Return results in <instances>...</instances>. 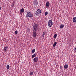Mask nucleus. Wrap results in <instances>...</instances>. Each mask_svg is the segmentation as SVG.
I'll return each mask as SVG.
<instances>
[{"mask_svg": "<svg viewBox=\"0 0 76 76\" xmlns=\"http://www.w3.org/2000/svg\"><path fill=\"white\" fill-rule=\"evenodd\" d=\"M33 31L32 37L33 38H35L37 37V35L36 31H37L39 29V26L38 25L34 23L33 26Z\"/></svg>", "mask_w": 76, "mask_h": 76, "instance_id": "f257e3e1", "label": "nucleus"}, {"mask_svg": "<svg viewBox=\"0 0 76 76\" xmlns=\"http://www.w3.org/2000/svg\"><path fill=\"white\" fill-rule=\"evenodd\" d=\"M34 16V15L32 13L30 12H28L27 13L26 17L28 18H32Z\"/></svg>", "mask_w": 76, "mask_h": 76, "instance_id": "f03ea898", "label": "nucleus"}, {"mask_svg": "<svg viewBox=\"0 0 76 76\" xmlns=\"http://www.w3.org/2000/svg\"><path fill=\"white\" fill-rule=\"evenodd\" d=\"M41 13V11L39 9L37 10V11L35 12V13L37 15H40Z\"/></svg>", "mask_w": 76, "mask_h": 76, "instance_id": "7ed1b4c3", "label": "nucleus"}, {"mask_svg": "<svg viewBox=\"0 0 76 76\" xmlns=\"http://www.w3.org/2000/svg\"><path fill=\"white\" fill-rule=\"evenodd\" d=\"M48 26L51 27L53 26V21L52 20H49L48 22Z\"/></svg>", "mask_w": 76, "mask_h": 76, "instance_id": "20e7f679", "label": "nucleus"}, {"mask_svg": "<svg viewBox=\"0 0 76 76\" xmlns=\"http://www.w3.org/2000/svg\"><path fill=\"white\" fill-rule=\"evenodd\" d=\"M33 4L34 6H37L38 5V1L37 0H34L33 1Z\"/></svg>", "mask_w": 76, "mask_h": 76, "instance_id": "39448f33", "label": "nucleus"}, {"mask_svg": "<svg viewBox=\"0 0 76 76\" xmlns=\"http://www.w3.org/2000/svg\"><path fill=\"white\" fill-rule=\"evenodd\" d=\"M38 58L37 57H35L33 59L34 62H35V63L37 62L38 61Z\"/></svg>", "mask_w": 76, "mask_h": 76, "instance_id": "423d86ee", "label": "nucleus"}, {"mask_svg": "<svg viewBox=\"0 0 76 76\" xmlns=\"http://www.w3.org/2000/svg\"><path fill=\"white\" fill-rule=\"evenodd\" d=\"M25 11V10L23 8L20 9V13L21 15H22V13H23Z\"/></svg>", "mask_w": 76, "mask_h": 76, "instance_id": "0eeeda50", "label": "nucleus"}, {"mask_svg": "<svg viewBox=\"0 0 76 76\" xmlns=\"http://www.w3.org/2000/svg\"><path fill=\"white\" fill-rule=\"evenodd\" d=\"M7 48H8V47H7V46H6L4 47V50L5 52L7 51Z\"/></svg>", "mask_w": 76, "mask_h": 76, "instance_id": "6e6552de", "label": "nucleus"}, {"mask_svg": "<svg viewBox=\"0 0 76 76\" xmlns=\"http://www.w3.org/2000/svg\"><path fill=\"white\" fill-rule=\"evenodd\" d=\"M73 22L74 23H76V17H75L73 19Z\"/></svg>", "mask_w": 76, "mask_h": 76, "instance_id": "1a4fd4ad", "label": "nucleus"}, {"mask_svg": "<svg viewBox=\"0 0 76 76\" xmlns=\"http://www.w3.org/2000/svg\"><path fill=\"white\" fill-rule=\"evenodd\" d=\"M46 6L47 7H49V6H50V2L48 1L46 3Z\"/></svg>", "mask_w": 76, "mask_h": 76, "instance_id": "9d476101", "label": "nucleus"}, {"mask_svg": "<svg viewBox=\"0 0 76 76\" xmlns=\"http://www.w3.org/2000/svg\"><path fill=\"white\" fill-rule=\"evenodd\" d=\"M64 68L66 69H67V68H68V65L67 64L65 65L64 66Z\"/></svg>", "mask_w": 76, "mask_h": 76, "instance_id": "9b49d317", "label": "nucleus"}, {"mask_svg": "<svg viewBox=\"0 0 76 76\" xmlns=\"http://www.w3.org/2000/svg\"><path fill=\"white\" fill-rule=\"evenodd\" d=\"M63 27H64V25L61 24V26H60V29H61V28H63Z\"/></svg>", "mask_w": 76, "mask_h": 76, "instance_id": "f8f14e48", "label": "nucleus"}, {"mask_svg": "<svg viewBox=\"0 0 76 76\" xmlns=\"http://www.w3.org/2000/svg\"><path fill=\"white\" fill-rule=\"evenodd\" d=\"M57 34H55L53 36L54 38H57Z\"/></svg>", "mask_w": 76, "mask_h": 76, "instance_id": "ddd939ff", "label": "nucleus"}, {"mask_svg": "<svg viewBox=\"0 0 76 76\" xmlns=\"http://www.w3.org/2000/svg\"><path fill=\"white\" fill-rule=\"evenodd\" d=\"M56 45H57V43L56 42H55L54 43H53V47H56Z\"/></svg>", "mask_w": 76, "mask_h": 76, "instance_id": "4468645a", "label": "nucleus"}, {"mask_svg": "<svg viewBox=\"0 0 76 76\" xmlns=\"http://www.w3.org/2000/svg\"><path fill=\"white\" fill-rule=\"evenodd\" d=\"M36 54H34V55H32V58H34L35 57H36Z\"/></svg>", "mask_w": 76, "mask_h": 76, "instance_id": "2eb2a0df", "label": "nucleus"}, {"mask_svg": "<svg viewBox=\"0 0 76 76\" xmlns=\"http://www.w3.org/2000/svg\"><path fill=\"white\" fill-rule=\"evenodd\" d=\"M10 67V66H9V65H7V68L8 70Z\"/></svg>", "mask_w": 76, "mask_h": 76, "instance_id": "dca6fc26", "label": "nucleus"}, {"mask_svg": "<svg viewBox=\"0 0 76 76\" xmlns=\"http://www.w3.org/2000/svg\"><path fill=\"white\" fill-rule=\"evenodd\" d=\"M35 49L33 50L31 52V53L33 54V53H35Z\"/></svg>", "mask_w": 76, "mask_h": 76, "instance_id": "f3484780", "label": "nucleus"}, {"mask_svg": "<svg viewBox=\"0 0 76 76\" xmlns=\"http://www.w3.org/2000/svg\"><path fill=\"white\" fill-rule=\"evenodd\" d=\"M33 74H34V72H31L29 74V75H33Z\"/></svg>", "mask_w": 76, "mask_h": 76, "instance_id": "a211bd4d", "label": "nucleus"}, {"mask_svg": "<svg viewBox=\"0 0 76 76\" xmlns=\"http://www.w3.org/2000/svg\"><path fill=\"white\" fill-rule=\"evenodd\" d=\"M15 35H17V34H18V31L17 30L15 31Z\"/></svg>", "mask_w": 76, "mask_h": 76, "instance_id": "6ab92c4d", "label": "nucleus"}, {"mask_svg": "<svg viewBox=\"0 0 76 76\" xmlns=\"http://www.w3.org/2000/svg\"><path fill=\"white\" fill-rule=\"evenodd\" d=\"M45 16H47L48 15V12H46L45 14Z\"/></svg>", "mask_w": 76, "mask_h": 76, "instance_id": "aec40b11", "label": "nucleus"}, {"mask_svg": "<svg viewBox=\"0 0 76 76\" xmlns=\"http://www.w3.org/2000/svg\"><path fill=\"white\" fill-rule=\"evenodd\" d=\"M45 33L44 32H43V35H42V37H44V35H45Z\"/></svg>", "mask_w": 76, "mask_h": 76, "instance_id": "412c9836", "label": "nucleus"}, {"mask_svg": "<svg viewBox=\"0 0 76 76\" xmlns=\"http://www.w3.org/2000/svg\"><path fill=\"white\" fill-rule=\"evenodd\" d=\"M1 7H0V10H1Z\"/></svg>", "mask_w": 76, "mask_h": 76, "instance_id": "4be33fe9", "label": "nucleus"}]
</instances>
